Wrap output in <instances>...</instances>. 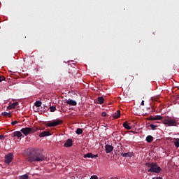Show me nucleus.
<instances>
[{
  "mask_svg": "<svg viewBox=\"0 0 179 179\" xmlns=\"http://www.w3.org/2000/svg\"><path fill=\"white\" fill-rule=\"evenodd\" d=\"M152 179H162V178H160V177H155V178H153Z\"/></svg>",
  "mask_w": 179,
  "mask_h": 179,
  "instance_id": "nucleus-37",
  "label": "nucleus"
},
{
  "mask_svg": "<svg viewBox=\"0 0 179 179\" xmlns=\"http://www.w3.org/2000/svg\"><path fill=\"white\" fill-rule=\"evenodd\" d=\"M50 112H55L57 110L55 106H50Z\"/></svg>",
  "mask_w": 179,
  "mask_h": 179,
  "instance_id": "nucleus-26",
  "label": "nucleus"
},
{
  "mask_svg": "<svg viewBox=\"0 0 179 179\" xmlns=\"http://www.w3.org/2000/svg\"><path fill=\"white\" fill-rule=\"evenodd\" d=\"M76 133L77 134H82L83 133V129H80V128H78L76 130Z\"/></svg>",
  "mask_w": 179,
  "mask_h": 179,
  "instance_id": "nucleus-20",
  "label": "nucleus"
},
{
  "mask_svg": "<svg viewBox=\"0 0 179 179\" xmlns=\"http://www.w3.org/2000/svg\"><path fill=\"white\" fill-rule=\"evenodd\" d=\"M99 178L97 177L96 175H93L92 176L90 177V179H98Z\"/></svg>",
  "mask_w": 179,
  "mask_h": 179,
  "instance_id": "nucleus-28",
  "label": "nucleus"
},
{
  "mask_svg": "<svg viewBox=\"0 0 179 179\" xmlns=\"http://www.w3.org/2000/svg\"><path fill=\"white\" fill-rule=\"evenodd\" d=\"M18 105V102H14L13 103H11V106H13V109H15L16 106Z\"/></svg>",
  "mask_w": 179,
  "mask_h": 179,
  "instance_id": "nucleus-27",
  "label": "nucleus"
},
{
  "mask_svg": "<svg viewBox=\"0 0 179 179\" xmlns=\"http://www.w3.org/2000/svg\"><path fill=\"white\" fill-rule=\"evenodd\" d=\"M31 128L30 127H26V128H22L20 131L24 134V136H27L29 134H31Z\"/></svg>",
  "mask_w": 179,
  "mask_h": 179,
  "instance_id": "nucleus-6",
  "label": "nucleus"
},
{
  "mask_svg": "<svg viewBox=\"0 0 179 179\" xmlns=\"http://www.w3.org/2000/svg\"><path fill=\"white\" fill-rule=\"evenodd\" d=\"M5 139V137L3 135H0V140Z\"/></svg>",
  "mask_w": 179,
  "mask_h": 179,
  "instance_id": "nucleus-35",
  "label": "nucleus"
},
{
  "mask_svg": "<svg viewBox=\"0 0 179 179\" xmlns=\"http://www.w3.org/2000/svg\"><path fill=\"white\" fill-rule=\"evenodd\" d=\"M4 80H6V78L3 77V76H0V82L4 81Z\"/></svg>",
  "mask_w": 179,
  "mask_h": 179,
  "instance_id": "nucleus-30",
  "label": "nucleus"
},
{
  "mask_svg": "<svg viewBox=\"0 0 179 179\" xmlns=\"http://www.w3.org/2000/svg\"><path fill=\"white\" fill-rule=\"evenodd\" d=\"M154 138L151 135L147 136L146 141L149 143L153 142Z\"/></svg>",
  "mask_w": 179,
  "mask_h": 179,
  "instance_id": "nucleus-15",
  "label": "nucleus"
},
{
  "mask_svg": "<svg viewBox=\"0 0 179 179\" xmlns=\"http://www.w3.org/2000/svg\"><path fill=\"white\" fill-rule=\"evenodd\" d=\"M123 127L127 129V130H131V126L128 124L127 122H125L123 123Z\"/></svg>",
  "mask_w": 179,
  "mask_h": 179,
  "instance_id": "nucleus-17",
  "label": "nucleus"
},
{
  "mask_svg": "<svg viewBox=\"0 0 179 179\" xmlns=\"http://www.w3.org/2000/svg\"><path fill=\"white\" fill-rule=\"evenodd\" d=\"M41 130H43V129H40V128H38V127H33V128H31V133L34 134L38 131H41Z\"/></svg>",
  "mask_w": 179,
  "mask_h": 179,
  "instance_id": "nucleus-16",
  "label": "nucleus"
},
{
  "mask_svg": "<svg viewBox=\"0 0 179 179\" xmlns=\"http://www.w3.org/2000/svg\"><path fill=\"white\" fill-rule=\"evenodd\" d=\"M63 123H64L63 120H60V119L54 120H52V122H48V124H46V127H54L61 125V124H63Z\"/></svg>",
  "mask_w": 179,
  "mask_h": 179,
  "instance_id": "nucleus-4",
  "label": "nucleus"
},
{
  "mask_svg": "<svg viewBox=\"0 0 179 179\" xmlns=\"http://www.w3.org/2000/svg\"><path fill=\"white\" fill-rule=\"evenodd\" d=\"M17 123H18V122H17V120H13L11 124L13 126H14V125H16V124H17Z\"/></svg>",
  "mask_w": 179,
  "mask_h": 179,
  "instance_id": "nucleus-31",
  "label": "nucleus"
},
{
  "mask_svg": "<svg viewBox=\"0 0 179 179\" xmlns=\"http://www.w3.org/2000/svg\"><path fill=\"white\" fill-rule=\"evenodd\" d=\"M8 109H9V110L13 109L12 104L8 106Z\"/></svg>",
  "mask_w": 179,
  "mask_h": 179,
  "instance_id": "nucleus-34",
  "label": "nucleus"
},
{
  "mask_svg": "<svg viewBox=\"0 0 179 179\" xmlns=\"http://www.w3.org/2000/svg\"><path fill=\"white\" fill-rule=\"evenodd\" d=\"M148 120H155V117L150 116V117L148 118Z\"/></svg>",
  "mask_w": 179,
  "mask_h": 179,
  "instance_id": "nucleus-32",
  "label": "nucleus"
},
{
  "mask_svg": "<svg viewBox=\"0 0 179 179\" xmlns=\"http://www.w3.org/2000/svg\"><path fill=\"white\" fill-rule=\"evenodd\" d=\"M51 136V134L50 133V131H43L42 133L39 134L40 138H44L46 136Z\"/></svg>",
  "mask_w": 179,
  "mask_h": 179,
  "instance_id": "nucleus-9",
  "label": "nucleus"
},
{
  "mask_svg": "<svg viewBox=\"0 0 179 179\" xmlns=\"http://www.w3.org/2000/svg\"><path fill=\"white\" fill-rule=\"evenodd\" d=\"M113 149H114V147L112 146L111 145L108 144V145H105V150H106V152L107 154L110 153L111 152H113Z\"/></svg>",
  "mask_w": 179,
  "mask_h": 179,
  "instance_id": "nucleus-8",
  "label": "nucleus"
},
{
  "mask_svg": "<svg viewBox=\"0 0 179 179\" xmlns=\"http://www.w3.org/2000/svg\"><path fill=\"white\" fill-rule=\"evenodd\" d=\"M73 146V141L71 139H68L64 144V147L71 148Z\"/></svg>",
  "mask_w": 179,
  "mask_h": 179,
  "instance_id": "nucleus-11",
  "label": "nucleus"
},
{
  "mask_svg": "<svg viewBox=\"0 0 179 179\" xmlns=\"http://www.w3.org/2000/svg\"><path fill=\"white\" fill-rule=\"evenodd\" d=\"M13 157H14L13 154L10 152L8 155L5 157V160H4L5 163L8 164H10L11 161L13 159Z\"/></svg>",
  "mask_w": 179,
  "mask_h": 179,
  "instance_id": "nucleus-5",
  "label": "nucleus"
},
{
  "mask_svg": "<svg viewBox=\"0 0 179 179\" xmlns=\"http://www.w3.org/2000/svg\"><path fill=\"white\" fill-rule=\"evenodd\" d=\"M1 115L3 116H8L9 117H12V115L10 114V113H7V112H3L1 113Z\"/></svg>",
  "mask_w": 179,
  "mask_h": 179,
  "instance_id": "nucleus-21",
  "label": "nucleus"
},
{
  "mask_svg": "<svg viewBox=\"0 0 179 179\" xmlns=\"http://www.w3.org/2000/svg\"><path fill=\"white\" fill-rule=\"evenodd\" d=\"M141 106H145V101H141Z\"/></svg>",
  "mask_w": 179,
  "mask_h": 179,
  "instance_id": "nucleus-36",
  "label": "nucleus"
},
{
  "mask_svg": "<svg viewBox=\"0 0 179 179\" xmlns=\"http://www.w3.org/2000/svg\"><path fill=\"white\" fill-rule=\"evenodd\" d=\"M122 155L124 158H131L132 156H134V152H124V151H122Z\"/></svg>",
  "mask_w": 179,
  "mask_h": 179,
  "instance_id": "nucleus-7",
  "label": "nucleus"
},
{
  "mask_svg": "<svg viewBox=\"0 0 179 179\" xmlns=\"http://www.w3.org/2000/svg\"><path fill=\"white\" fill-rule=\"evenodd\" d=\"M36 179H40V178H36Z\"/></svg>",
  "mask_w": 179,
  "mask_h": 179,
  "instance_id": "nucleus-38",
  "label": "nucleus"
},
{
  "mask_svg": "<svg viewBox=\"0 0 179 179\" xmlns=\"http://www.w3.org/2000/svg\"><path fill=\"white\" fill-rule=\"evenodd\" d=\"M98 101L99 104H103L104 103V98L102 96L98 97Z\"/></svg>",
  "mask_w": 179,
  "mask_h": 179,
  "instance_id": "nucleus-19",
  "label": "nucleus"
},
{
  "mask_svg": "<svg viewBox=\"0 0 179 179\" xmlns=\"http://www.w3.org/2000/svg\"><path fill=\"white\" fill-rule=\"evenodd\" d=\"M164 123L167 126H176L178 124V120L174 118H167L164 120Z\"/></svg>",
  "mask_w": 179,
  "mask_h": 179,
  "instance_id": "nucleus-3",
  "label": "nucleus"
},
{
  "mask_svg": "<svg viewBox=\"0 0 179 179\" xmlns=\"http://www.w3.org/2000/svg\"><path fill=\"white\" fill-rule=\"evenodd\" d=\"M47 159L46 157L41 154L40 151L38 150H34L31 152V155L27 158V160L29 163H32V162H41L44 161Z\"/></svg>",
  "mask_w": 179,
  "mask_h": 179,
  "instance_id": "nucleus-1",
  "label": "nucleus"
},
{
  "mask_svg": "<svg viewBox=\"0 0 179 179\" xmlns=\"http://www.w3.org/2000/svg\"><path fill=\"white\" fill-rule=\"evenodd\" d=\"M13 137H17L20 138L22 136V134L20 132V131H15L14 133H13Z\"/></svg>",
  "mask_w": 179,
  "mask_h": 179,
  "instance_id": "nucleus-13",
  "label": "nucleus"
},
{
  "mask_svg": "<svg viewBox=\"0 0 179 179\" xmlns=\"http://www.w3.org/2000/svg\"><path fill=\"white\" fill-rule=\"evenodd\" d=\"M101 116H102V117H107V116H108V114H107L106 112H103V113H101Z\"/></svg>",
  "mask_w": 179,
  "mask_h": 179,
  "instance_id": "nucleus-29",
  "label": "nucleus"
},
{
  "mask_svg": "<svg viewBox=\"0 0 179 179\" xmlns=\"http://www.w3.org/2000/svg\"><path fill=\"white\" fill-rule=\"evenodd\" d=\"M174 145H175V148H179V138H175Z\"/></svg>",
  "mask_w": 179,
  "mask_h": 179,
  "instance_id": "nucleus-18",
  "label": "nucleus"
},
{
  "mask_svg": "<svg viewBox=\"0 0 179 179\" xmlns=\"http://www.w3.org/2000/svg\"><path fill=\"white\" fill-rule=\"evenodd\" d=\"M124 150H125V148H124V147H122V149H121V150H120V154H121V155H122V152H123V153H124Z\"/></svg>",
  "mask_w": 179,
  "mask_h": 179,
  "instance_id": "nucleus-33",
  "label": "nucleus"
},
{
  "mask_svg": "<svg viewBox=\"0 0 179 179\" xmlns=\"http://www.w3.org/2000/svg\"><path fill=\"white\" fill-rule=\"evenodd\" d=\"M20 179H29V176L27 174H24L20 176Z\"/></svg>",
  "mask_w": 179,
  "mask_h": 179,
  "instance_id": "nucleus-23",
  "label": "nucleus"
},
{
  "mask_svg": "<svg viewBox=\"0 0 179 179\" xmlns=\"http://www.w3.org/2000/svg\"><path fill=\"white\" fill-rule=\"evenodd\" d=\"M66 103H67L68 105L73 106H75L78 104L77 101H73L72 99H69V100L66 101Z\"/></svg>",
  "mask_w": 179,
  "mask_h": 179,
  "instance_id": "nucleus-12",
  "label": "nucleus"
},
{
  "mask_svg": "<svg viewBox=\"0 0 179 179\" xmlns=\"http://www.w3.org/2000/svg\"><path fill=\"white\" fill-rule=\"evenodd\" d=\"M150 127H151V129L155 131L156 127H157V125H155L153 124H150Z\"/></svg>",
  "mask_w": 179,
  "mask_h": 179,
  "instance_id": "nucleus-25",
  "label": "nucleus"
},
{
  "mask_svg": "<svg viewBox=\"0 0 179 179\" xmlns=\"http://www.w3.org/2000/svg\"><path fill=\"white\" fill-rule=\"evenodd\" d=\"M121 117V111L120 110H117V113H115L113 114V118H115V120H117V118H120Z\"/></svg>",
  "mask_w": 179,
  "mask_h": 179,
  "instance_id": "nucleus-14",
  "label": "nucleus"
},
{
  "mask_svg": "<svg viewBox=\"0 0 179 179\" xmlns=\"http://www.w3.org/2000/svg\"><path fill=\"white\" fill-rule=\"evenodd\" d=\"M42 104V102L41 101H36V103H35V106L36 107H40Z\"/></svg>",
  "mask_w": 179,
  "mask_h": 179,
  "instance_id": "nucleus-24",
  "label": "nucleus"
},
{
  "mask_svg": "<svg viewBox=\"0 0 179 179\" xmlns=\"http://www.w3.org/2000/svg\"><path fill=\"white\" fill-rule=\"evenodd\" d=\"M163 120V117L160 115H156L154 117V120Z\"/></svg>",
  "mask_w": 179,
  "mask_h": 179,
  "instance_id": "nucleus-22",
  "label": "nucleus"
},
{
  "mask_svg": "<svg viewBox=\"0 0 179 179\" xmlns=\"http://www.w3.org/2000/svg\"><path fill=\"white\" fill-rule=\"evenodd\" d=\"M145 165L150 168V169L148 170V172H154L159 174V173L162 171V169L156 163L148 162L145 164Z\"/></svg>",
  "mask_w": 179,
  "mask_h": 179,
  "instance_id": "nucleus-2",
  "label": "nucleus"
},
{
  "mask_svg": "<svg viewBox=\"0 0 179 179\" xmlns=\"http://www.w3.org/2000/svg\"><path fill=\"white\" fill-rule=\"evenodd\" d=\"M97 157H98V155H93V154H92V152H88L87 154L84 155L85 159H86V158L94 159V158H97Z\"/></svg>",
  "mask_w": 179,
  "mask_h": 179,
  "instance_id": "nucleus-10",
  "label": "nucleus"
}]
</instances>
